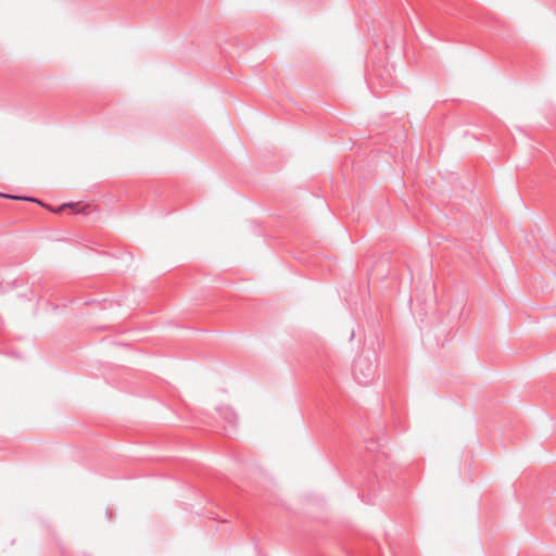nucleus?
<instances>
[{"mask_svg":"<svg viewBox=\"0 0 556 556\" xmlns=\"http://www.w3.org/2000/svg\"><path fill=\"white\" fill-rule=\"evenodd\" d=\"M375 375L376 366L368 357L359 356L355 359L353 377L358 384L368 386L374 381Z\"/></svg>","mask_w":556,"mask_h":556,"instance_id":"1","label":"nucleus"},{"mask_svg":"<svg viewBox=\"0 0 556 556\" xmlns=\"http://www.w3.org/2000/svg\"><path fill=\"white\" fill-rule=\"evenodd\" d=\"M12 199H15V200H18L20 198L18 197H11ZM23 200H28V201H35L34 199L31 198H22Z\"/></svg>","mask_w":556,"mask_h":556,"instance_id":"2","label":"nucleus"},{"mask_svg":"<svg viewBox=\"0 0 556 556\" xmlns=\"http://www.w3.org/2000/svg\"><path fill=\"white\" fill-rule=\"evenodd\" d=\"M73 206H74L73 204H66V205H63L60 210H62V208H64V207H71V208H73Z\"/></svg>","mask_w":556,"mask_h":556,"instance_id":"3","label":"nucleus"}]
</instances>
